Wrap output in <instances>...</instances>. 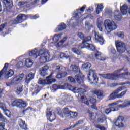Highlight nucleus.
<instances>
[{"mask_svg": "<svg viewBox=\"0 0 130 130\" xmlns=\"http://www.w3.org/2000/svg\"><path fill=\"white\" fill-rule=\"evenodd\" d=\"M35 74L32 72L29 73L28 75L26 76L25 79V83L26 85H29V83L32 80L34 79Z\"/></svg>", "mask_w": 130, "mask_h": 130, "instance_id": "nucleus-19", "label": "nucleus"}, {"mask_svg": "<svg viewBox=\"0 0 130 130\" xmlns=\"http://www.w3.org/2000/svg\"><path fill=\"white\" fill-rule=\"evenodd\" d=\"M96 127L97 128H99V129H100V130H106V129L105 128V127L103 126H101L100 125H97Z\"/></svg>", "mask_w": 130, "mask_h": 130, "instance_id": "nucleus-51", "label": "nucleus"}, {"mask_svg": "<svg viewBox=\"0 0 130 130\" xmlns=\"http://www.w3.org/2000/svg\"><path fill=\"white\" fill-rule=\"evenodd\" d=\"M122 90H123L122 86L118 87L117 89L115 90L113 93L109 95V100H114L116 98H122L123 96H124V95L126 94V92H127V90L121 92ZM119 92H121L120 94H117Z\"/></svg>", "mask_w": 130, "mask_h": 130, "instance_id": "nucleus-3", "label": "nucleus"}, {"mask_svg": "<svg viewBox=\"0 0 130 130\" xmlns=\"http://www.w3.org/2000/svg\"><path fill=\"white\" fill-rule=\"evenodd\" d=\"M6 27V24H2L0 25V32H2L4 28Z\"/></svg>", "mask_w": 130, "mask_h": 130, "instance_id": "nucleus-58", "label": "nucleus"}, {"mask_svg": "<svg viewBox=\"0 0 130 130\" xmlns=\"http://www.w3.org/2000/svg\"><path fill=\"white\" fill-rule=\"evenodd\" d=\"M62 88H63V86H62V85H59L55 84L52 85V91H57V90H58V89H62Z\"/></svg>", "mask_w": 130, "mask_h": 130, "instance_id": "nucleus-35", "label": "nucleus"}, {"mask_svg": "<svg viewBox=\"0 0 130 130\" xmlns=\"http://www.w3.org/2000/svg\"><path fill=\"white\" fill-rule=\"evenodd\" d=\"M105 24L106 25L105 28L107 33H110L111 31H113V30H115L117 28V25H116L115 23L113 21H110L109 20H106Z\"/></svg>", "mask_w": 130, "mask_h": 130, "instance_id": "nucleus-7", "label": "nucleus"}, {"mask_svg": "<svg viewBox=\"0 0 130 130\" xmlns=\"http://www.w3.org/2000/svg\"><path fill=\"white\" fill-rule=\"evenodd\" d=\"M49 69L48 65H45L40 70V74L42 77H45L47 75V71Z\"/></svg>", "mask_w": 130, "mask_h": 130, "instance_id": "nucleus-18", "label": "nucleus"}, {"mask_svg": "<svg viewBox=\"0 0 130 130\" xmlns=\"http://www.w3.org/2000/svg\"><path fill=\"white\" fill-rule=\"evenodd\" d=\"M0 108L3 110V111L7 110V107L5 103H0Z\"/></svg>", "mask_w": 130, "mask_h": 130, "instance_id": "nucleus-44", "label": "nucleus"}, {"mask_svg": "<svg viewBox=\"0 0 130 130\" xmlns=\"http://www.w3.org/2000/svg\"><path fill=\"white\" fill-rule=\"evenodd\" d=\"M104 8V6H103V4H101L100 5H98V7L96 8V12L97 15H99V13L102 11V10H103Z\"/></svg>", "mask_w": 130, "mask_h": 130, "instance_id": "nucleus-37", "label": "nucleus"}, {"mask_svg": "<svg viewBox=\"0 0 130 130\" xmlns=\"http://www.w3.org/2000/svg\"><path fill=\"white\" fill-rule=\"evenodd\" d=\"M46 116L49 119L50 122H52L54 120H55L56 116H55V113H52L51 111H47L46 112Z\"/></svg>", "mask_w": 130, "mask_h": 130, "instance_id": "nucleus-16", "label": "nucleus"}, {"mask_svg": "<svg viewBox=\"0 0 130 130\" xmlns=\"http://www.w3.org/2000/svg\"><path fill=\"white\" fill-rule=\"evenodd\" d=\"M52 75H53V73H51L50 75L46 77V81L48 84H51L52 83L56 82V79L54 78H52Z\"/></svg>", "mask_w": 130, "mask_h": 130, "instance_id": "nucleus-25", "label": "nucleus"}, {"mask_svg": "<svg viewBox=\"0 0 130 130\" xmlns=\"http://www.w3.org/2000/svg\"><path fill=\"white\" fill-rule=\"evenodd\" d=\"M116 86H118V83H112L111 84V86H112V87H116Z\"/></svg>", "mask_w": 130, "mask_h": 130, "instance_id": "nucleus-64", "label": "nucleus"}, {"mask_svg": "<svg viewBox=\"0 0 130 130\" xmlns=\"http://www.w3.org/2000/svg\"><path fill=\"white\" fill-rule=\"evenodd\" d=\"M117 35L118 37H120V38H124V34L122 32H118Z\"/></svg>", "mask_w": 130, "mask_h": 130, "instance_id": "nucleus-55", "label": "nucleus"}, {"mask_svg": "<svg viewBox=\"0 0 130 130\" xmlns=\"http://www.w3.org/2000/svg\"><path fill=\"white\" fill-rule=\"evenodd\" d=\"M81 48H87L88 50H91V51H95L96 50V47L95 45L92 44H86L83 47H81Z\"/></svg>", "mask_w": 130, "mask_h": 130, "instance_id": "nucleus-21", "label": "nucleus"}, {"mask_svg": "<svg viewBox=\"0 0 130 130\" xmlns=\"http://www.w3.org/2000/svg\"><path fill=\"white\" fill-rule=\"evenodd\" d=\"M94 36L95 40L98 41L101 45H103L104 43V38H103V37L97 34L96 32H94Z\"/></svg>", "mask_w": 130, "mask_h": 130, "instance_id": "nucleus-20", "label": "nucleus"}, {"mask_svg": "<svg viewBox=\"0 0 130 130\" xmlns=\"http://www.w3.org/2000/svg\"><path fill=\"white\" fill-rule=\"evenodd\" d=\"M69 80H70L71 83H75L76 81L81 85V84H83L84 83V79H85V75H75L74 78H73L72 76H69L68 77Z\"/></svg>", "mask_w": 130, "mask_h": 130, "instance_id": "nucleus-8", "label": "nucleus"}, {"mask_svg": "<svg viewBox=\"0 0 130 130\" xmlns=\"http://www.w3.org/2000/svg\"><path fill=\"white\" fill-rule=\"evenodd\" d=\"M70 71L72 72V73H74V74L80 73V68L77 65H71Z\"/></svg>", "mask_w": 130, "mask_h": 130, "instance_id": "nucleus-22", "label": "nucleus"}, {"mask_svg": "<svg viewBox=\"0 0 130 130\" xmlns=\"http://www.w3.org/2000/svg\"><path fill=\"white\" fill-rule=\"evenodd\" d=\"M2 1L7 10L8 9H12L14 6L13 5V0H2Z\"/></svg>", "mask_w": 130, "mask_h": 130, "instance_id": "nucleus-14", "label": "nucleus"}, {"mask_svg": "<svg viewBox=\"0 0 130 130\" xmlns=\"http://www.w3.org/2000/svg\"><path fill=\"white\" fill-rule=\"evenodd\" d=\"M124 120V117L119 116L117 118V119L114 120L115 125L119 128H120L121 127H124V124L122 123V121H123Z\"/></svg>", "mask_w": 130, "mask_h": 130, "instance_id": "nucleus-9", "label": "nucleus"}, {"mask_svg": "<svg viewBox=\"0 0 130 130\" xmlns=\"http://www.w3.org/2000/svg\"><path fill=\"white\" fill-rule=\"evenodd\" d=\"M111 53L112 54H113L114 55H116V50L114 48H111Z\"/></svg>", "mask_w": 130, "mask_h": 130, "instance_id": "nucleus-57", "label": "nucleus"}, {"mask_svg": "<svg viewBox=\"0 0 130 130\" xmlns=\"http://www.w3.org/2000/svg\"><path fill=\"white\" fill-rule=\"evenodd\" d=\"M6 117H5L2 113H0V120L1 121H6Z\"/></svg>", "mask_w": 130, "mask_h": 130, "instance_id": "nucleus-53", "label": "nucleus"}, {"mask_svg": "<svg viewBox=\"0 0 130 130\" xmlns=\"http://www.w3.org/2000/svg\"><path fill=\"white\" fill-rule=\"evenodd\" d=\"M92 39V37L90 36L86 37L84 36V39L82 40V45L83 46L86 45V44H88V43L87 42H89V41H91V40Z\"/></svg>", "mask_w": 130, "mask_h": 130, "instance_id": "nucleus-30", "label": "nucleus"}, {"mask_svg": "<svg viewBox=\"0 0 130 130\" xmlns=\"http://www.w3.org/2000/svg\"><path fill=\"white\" fill-rule=\"evenodd\" d=\"M96 53L95 54V57L96 59H99L101 61H104V60H106V57H102L101 52L98 51V50H96Z\"/></svg>", "mask_w": 130, "mask_h": 130, "instance_id": "nucleus-23", "label": "nucleus"}, {"mask_svg": "<svg viewBox=\"0 0 130 130\" xmlns=\"http://www.w3.org/2000/svg\"><path fill=\"white\" fill-rule=\"evenodd\" d=\"M87 11L88 13H91V12H93V11H94V8L93 7H89L87 9Z\"/></svg>", "mask_w": 130, "mask_h": 130, "instance_id": "nucleus-59", "label": "nucleus"}, {"mask_svg": "<svg viewBox=\"0 0 130 130\" xmlns=\"http://www.w3.org/2000/svg\"><path fill=\"white\" fill-rule=\"evenodd\" d=\"M68 76V73L66 72H59L58 73L57 75L56 76V77L57 79H62V78H66Z\"/></svg>", "mask_w": 130, "mask_h": 130, "instance_id": "nucleus-31", "label": "nucleus"}, {"mask_svg": "<svg viewBox=\"0 0 130 130\" xmlns=\"http://www.w3.org/2000/svg\"><path fill=\"white\" fill-rule=\"evenodd\" d=\"M30 2L28 1L25 2H20L18 3V6L19 7H22V6H24V5H26V4H29Z\"/></svg>", "mask_w": 130, "mask_h": 130, "instance_id": "nucleus-47", "label": "nucleus"}, {"mask_svg": "<svg viewBox=\"0 0 130 130\" xmlns=\"http://www.w3.org/2000/svg\"><path fill=\"white\" fill-rule=\"evenodd\" d=\"M0 130H7V129L5 128V123H0Z\"/></svg>", "mask_w": 130, "mask_h": 130, "instance_id": "nucleus-52", "label": "nucleus"}, {"mask_svg": "<svg viewBox=\"0 0 130 130\" xmlns=\"http://www.w3.org/2000/svg\"><path fill=\"white\" fill-rule=\"evenodd\" d=\"M58 114L61 117H63V113H62V112L61 111H59L58 112Z\"/></svg>", "mask_w": 130, "mask_h": 130, "instance_id": "nucleus-63", "label": "nucleus"}, {"mask_svg": "<svg viewBox=\"0 0 130 130\" xmlns=\"http://www.w3.org/2000/svg\"><path fill=\"white\" fill-rule=\"evenodd\" d=\"M8 68H9V63H6L3 69L0 71V80L3 78L4 73H5V71H7V70H8Z\"/></svg>", "mask_w": 130, "mask_h": 130, "instance_id": "nucleus-28", "label": "nucleus"}, {"mask_svg": "<svg viewBox=\"0 0 130 130\" xmlns=\"http://www.w3.org/2000/svg\"><path fill=\"white\" fill-rule=\"evenodd\" d=\"M28 19V15L25 14H19L16 18L17 23H22L24 21H26Z\"/></svg>", "mask_w": 130, "mask_h": 130, "instance_id": "nucleus-15", "label": "nucleus"}, {"mask_svg": "<svg viewBox=\"0 0 130 130\" xmlns=\"http://www.w3.org/2000/svg\"><path fill=\"white\" fill-rule=\"evenodd\" d=\"M5 74V79H9L13 76L14 71H13L12 69H10L8 71H6Z\"/></svg>", "mask_w": 130, "mask_h": 130, "instance_id": "nucleus-27", "label": "nucleus"}, {"mask_svg": "<svg viewBox=\"0 0 130 130\" xmlns=\"http://www.w3.org/2000/svg\"><path fill=\"white\" fill-rule=\"evenodd\" d=\"M98 29H99V30H100L101 32H102L103 29L102 28V25L101 24V23H99L98 24Z\"/></svg>", "mask_w": 130, "mask_h": 130, "instance_id": "nucleus-56", "label": "nucleus"}, {"mask_svg": "<svg viewBox=\"0 0 130 130\" xmlns=\"http://www.w3.org/2000/svg\"><path fill=\"white\" fill-rule=\"evenodd\" d=\"M39 91H40L39 88L35 87V90L32 93L33 95H37V94H38V93H39Z\"/></svg>", "mask_w": 130, "mask_h": 130, "instance_id": "nucleus-49", "label": "nucleus"}, {"mask_svg": "<svg viewBox=\"0 0 130 130\" xmlns=\"http://www.w3.org/2000/svg\"><path fill=\"white\" fill-rule=\"evenodd\" d=\"M67 39H68V37H65L62 40L57 43L56 45V47H60V46H62V45H63V43L66 42V40H67Z\"/></svg>", "mask_w": 130, "mask_h": 130, "instance_id": "nucleus-38", "label": "nucleus"}, {"mask_svg": "<svg viewBox=\"0 0 130 130\" xmlns=\"http://www.w3.org/2000/svg\"><path fill=\"white\" fill-rule=\"evenodd\" d=\"M89 101L92 104H96L97 103V100L93 98H90Z\"/></svg>", "mask_w": 130, "mask_h": 130, "instance_id": "nucleus-48", "label": "nucleus"}, {"mask_svg": "<svg viewBox=\"0 0 130 130\" xmlns=\"http://www.w3.org/2000/svg\"><path fill=\"white\" fill-rule=\"evenodd\" d=\"M25 66L27 68H31L33 66V62L30 58L25 60Z\"/></svg>", "mask_w": 130, "mask_h": 130, "instance_id": "nucleus-36", "label": "nucleus"}, {"mask_svg": "<svg viewBox=\"0 0 130 130\" xmlns=\"http://www.w3.org/2000/svg\"><path fill=\"white\" fill-rule=\"evenodd\" d=\"M19 126L21 129L27 130L28 127H27V125L25 122V121H21L19 123Z\"/></svg>", "mask_w": 130, "mask_h": 130, "instance_id": "nucleus-33", "label": "nucleus"}, {"mask_svg": "<svg viewBox=\"0 0 130 130\" xmlns=\"http://www.w3.org/2000/svg\"><path fill=\"white\" fill-rule=\"evenodd\" d=\"M66 57V54L64 53H60V58L62 59Z\"/></svg>", "mask_w": 130, "mask_h": 130, "instance_id": "nucleus-60", "label": "nucleus"}, {"mask_svg": "<svg viewBox=\"0 0 130 130\" xmlns=\"http://www.w3.org/2000/svg\"><path fill=\"white\" fill-rule=\"evenodd\" d=\"M115 46L117 52H119V53H123V52H125V50H126L127 54L130 56V50H127L126 45H125V43H123V42L116 41Z\"/></svg>", "mask_w": 130, "mask_h": 130, "instance_id": "nucleus-4", "label": "nucleus"}, {"mask_svg": "<svg viewBox=\"0 0 130 130\" xmlns=\"http://www.w3.org/2000/svg\"><path fill=\"white\" fill-rule=\"evenodd\" d=\"M91 93L93 95H96L98 96V99H103L104 95H103V92L101 90H98L97 89H94L91 91Z\"/></svg>", "mask_w": 130, "mask_h": 130, "instance_id": "nucleus-17", "label": "nucleus"}, {"mask_svg": "<svg viewBox=\"0 0 130 130\" xmlns=\"http://www.w3.org/2000/svg\"><path fill=\"white\" fill-rule=\"evenodd\" d=\"M23 78H24V73H22L21 74H20V75L16 76L13 78L12 83H13L14 85H18V84L23 80Z\"/></svg>", "mask_w": 130, "mask_h": 130, "instance_id": "nucleus-13", "label": "nucleus"}, {"mask_svg": "<svg viewBox=\"0 0 130 130\" xmlns=\"http://www.w3.org/2000/svg\"><path fill=\"white\" fill-rule=\"evenodd\" d=\"M85 9H86V5H83L80 9H77V13H74V18L76 19H79L80 16H82L83 13H84V11H85Z\"/></svg>", "mask_w": 130, "mask_h": 130, "instance_id": "nucleus-12", "label": "nucleus"}, {"mask_svg": "<svg viewBox=\"0 0 130 130\" xmlns=\"http://www.w3.org/2000/svg\"><path fill=\"white\" fill-rule=\"evenodd\" d=\"M114 18L116 21H121L122 15H121V13H118V14L115 15Z\"/></svg>", "mask_w": 130, "mask_h": 130, "instance_id": "nucleus-40", "label": "nucleus"}, {"mask_svg": "<svg viewBox=\"0 0 130 130\" xmlns=\"http://www.w3.org/2000/svg\"><path fill=\"white\" fill-rule=\"evenodd\" d=\"M4 112L5 115H6L7 117L10 118L12 117V113L9 110H7L6 109V110L4 111Z\"/></svg>", "mask_w": 130, "mask_h": 130, "instance_id": "nucleus-43", "label": "nucleus"}, {"mask_svg": "<svg viewBox=\"0 0 130 130\" xmlns=\"http://www.w3.org/2000/svg\"><path fill=\"white\" fill-rule=\"evenodd\" d=\"M81 100L82 102V103H84V104H86V105H89V100L86 98L84 97L83 96H82L81 97Z\"/></svg>", "mask_w": 130, "mask_h": 130, "instance_id": "nucleus-41", "label": "nucleus"}, {"mask_svg": "<svg viewBox=\"0 0 130 130\" xmlns=\"http://www.w3.org/2000/svg\"><path fill=\"white\" fill-rule=\"evenodd\" d=\"M91 108L95 109V110H98V108L96 106V104H92L91 106Z\"/></svg>", "mask_w": 130, "mask_h": 130, "instance_id": "nucleus-62", "label": "nucleus"}, {"mask_svg": "<svg viewBox=\"0 0 130 130\" xmlns=\"http://www.w3.org/2000/svg\"><path fill=\"white\" fill-rule=\"evenodd\" d=\"M17 67L19 69H21V68H23L24 67V64L23 63V61H19L17 64Z\"/></svg>", "mask_w": 130, "mask_h": 130, "instance_id": "nucleus-46", "label": "nucleus"}, {"mask_svg": "<svg viewBox=\"0 0 130 130\" xmlns=\"http://www.w3.org/2000/svg\"><path fill=\"white\" fill-rule=\"evenodd\" d=\"M74 91H75V93H78L80 95H83L84 93H86V91L85 89L74 87L73 88Z\"/></svg>", "mask_w": 130, "mask_h": 130, "instance_id": "nucleus-24", "label": "nucleus"}, {"mask_svg": "<svg viewBox=\"0 0 130 130\" xmlns=\"http://www.w3.org/2000/svg\"><path fill=\"white\" fill-rule=\"evenodd\" d=\"M62 34H55L53 38V41L54 43H56L61 38Z\"/></svg>", "mask_w": 130, "mask_h": 130, "instance_id": "nucleus-29", "label": "nucleus"}, {"mask_svg": "<svg viewBox=\"0 0 130 130\" xmlns=\"http://www.w3.org/2000/svg\"><path fill=\"white\" fill-rule=\"evenodd\" d=\"M29 17H30V19H34V20H36V19H37V18L39 17V16L37 15V14H36L35 15H29Z\"/></svg>", "mask_w": 130, "mask_h": 130, "instance_id": "nucleus-54", "label": "nucleus"}, {"mask_svg": "<svg viewBox=\"0 0 130 130\" xmlns=\"http://www.w3.org/2000/svg\"><path fill=\"white\" fill-rule=\"evenodd\" d=\"M122 71H123V68L116 70L113 73L102 74V76L104 79L114 80V81H116V80H118V79H119L120 78H123V79H125L126 80H129V78H127L126 77H127L128 76H130V72H127L119 74V73H121Z\"/></svg>", "mask_w": 130, "mask_h": 130, "instance_id": "nucleus-1", "label": "nucleus"}, {"mask_svg": "<svg viewBox=\"0 0 130 130\" xmlns=\"http://www.w3.org/2000/svg\"><path fill=\"white\" fill-rule=\"evenodd\" d=\"M66 28H67L66 24L64 23H62L57 27L56 30L57 31H60L64 30Z\"/></svg>", "mask_w": 130, "mask_h": 130, "instance_id": "nucleus-32", "label": "nucleus"}, {"mask_svg": "<svg viewBox=\"0 0 130 130\" xmlns=\"http://www.w3.org/2000/svg\"><path fill=\"white\" fill-rule=\"evenodd\" d=\"M88 113L90 121L95 120V119H96V118L97 117V113H96L95 115L94 113H93L91 111H88Z\"/></svg>", "mask_w": 130, "mask_h": 130, "instance_id": "nucleus-26", "label": "nucleus"}, {"mask_svg": "<svg viewBox=\"0 0 130 130\" xmlns=\"http://www.w3.org/2000/svg\"><path fill=\"white\" fill-rule=\"evenodd\" d=\"M40 83L41 85H45V84H46V80H40Z\"/></svg>", "mask_w": 130, "mask_h": 130, "instance_id": "nucleus-61", "label": "nucleus"}, {"mask_svg": "<svg viewBox=\"0 0 130 130\" xmlns=\"http://www.w3.org/2000/svg\"><path fill=\"white\" fill-rule=\"evenodd\" d=\"M106 120V117L103 114L101 111H99L96 113V121L99 123H103L104 121Z\"/></svg>", "mask_w": 130, "mask_h": 130, "instance_id": "nucleus-10", "label": "nucleus"}, {"mask_svg": "<svg viewBox=\"0 0 130 130\" xmlns=\"http://www.w3.org/2000/svg\"><path fill=\"white\" fill-rule=\"evenodd\" d=\"M71 50L73 51V52L75 53V54H77V55H80V54H81V51H80V50L76 47L72 48Z\"/></svg>", "mask_w": 130, "mask_h": 130, "instance_id": "nucleus-39", "label": "nucleus"}, {"mask_svg": "<svg viewBox=\"0 0 130 130\" xmlns=\"http://www.w3.org/2000/svg\"><path fill=\"white\" fill-rule=\"evenodd\" d=\"M87 79L90 82V84H98V76L93 71H90L88 75H87Z\"/></svg>", "mask_w": 130, "mask_h": 130, "instance_id": "nucleus-6", "label": "nucleus"}, {"mask_svg": "<svg viewBox=\"0 0 130 130\" xmlns=\"http://www.w3.org/2000/svg\"><path fill=\"white\" fill-rule=\"evenodd\" d=\"M45 51L46 52H44L40 54V53L38 52V50L36 48H35L34 50H31L29 51V55L35 59H36L38 56H40L39 58V62H40L41 64H42L43 63H45V62L47 61V59H49V54L47 52L48 51L45 49Z\"/></svg>", "mask_w": 130, "mask_h": 130, "instance_id": "nucleus-2", "label": "nucleus"}, {"mask_svg": "<svg viewBox=\"0 0 130 130\" xmlns=\"http://www.w3.org/2000/svg\"><path fill=\"white\" fill-rule=\"evenodd\" d=\"M77 36H78V37H79V38H80V39L82 40H83L85 37L84 34L81 32H78Z\"/></svg>", "mask_w": 130, "mask_h": 130, "instance_id": "nucleus-45", "label": "nucleus"}, {"mask_svg": "<svg viewBox=\"0 0 130 130\" xmlns=\"http://www.w3.org/2000/svg\"><path fill=\"white\" fill-rule=\"evenodd\" d=\"M28 110H29V111H33L34 109L33 108H32L31 107H27V108L23 110L22 112L24 113V112H26V111H28Z\"/></svg>", "mask_w": 130, "mask_h": 130, "instance_id": "nucleus-50", "label": "nucleus"}, {"mask_svg": "<svg viewBox=\"0 0 130 130\" xmlns=\"http://www.w3.org/2000/svg\"><path fill=\"white\" fill-rule=\"evenodd\" d=\"M64 114H67L70 116V118H76L78 116V113L77 112H73L69 110V108H66L63 110Z\"/></svg>", "mask_w": 130, "mask_h": 130, "instance_id": "nucleus-11", "label": "nucleus"}, {"mask_svg": "<svg viewBox=\"0 0 130 130\" xmlns=\"http://www.w3.org/2000/svg\"><path fill=\"white\" fill-rule=\"evenodd\" d=\"M12 106L17 107L20 109H23L27 107L28 104L26 101L21 99H16L11 103Z\"/></svg>", "mask_w": 130, "mask_h": 130, "instance_id": "nucleus-5", "label": "nucleus"}, {"mask_svg": "<svg viewBox=\"0 0 130 130\" xmlns=\"http://www.w3.org/2000/svg\"><path fill=\"white\" fill-rule=\"evenodd\" d=\"M120 11L123 15H126L127 13V6L126 5H123L120 7Z\"/></svg>", "mask_w": 130, "mask_h": 130, "instance_id": "nucleus-34", "label": "nucleus"}, {"mask_svg": "<svg viewBox=\"0 0 130 130\" xmlns=\"http://www.w3.org/2000/svg\"><path fill=\"white\" fill-rule=\"evenodd\" d=\"M16 93L17 95H20L23 92V87L18 86L16 90Z\"/></svg>", "mask_w": 130, "mask_h": 130, "instance_id": "nucleus-42", "label": "nucleus"}]
</instances>
